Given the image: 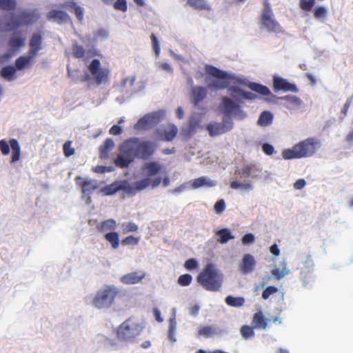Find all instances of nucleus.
<instances>
[{"label":"nucleus","instance_id":"nucleus-41","mask_svg":"<svg viewBox=\"0 0 353 353\" xmlns=\"http://www.w3.org/2000/svg\"><path fill=\"white\" fill-rule=\"evenodd\" d=\"M216 334V328L213 326H203L199 329L198 334L209 338Z\"/></svg>","mask_w":353,"mask_h":353},{"label":"nucleus","instance_id":"nucleus-42","mask_svg":"<svg viewBox=\"0 0 353 353\" xmlns=\"http://www.w3.org/2000/svg\"><path fill=\"white\" fill-rule=\"evenodd\" d=\"M16 0H0V9L4 10H13L16 8Z\"/></svg>","mask_w":353,"mask_h":353},{"label":"nucleus","instance_id":"nucleus-62","mask_svg":"<svg viewBox=\"0 0 353 353\" xmlns=\"http://www.w3.org/2000/svg\"><path fill=\"white\" fill-rule=\"evenodd\" d=\"M305 185V181L303 179H298L294 184L296 190H301Z\"/></svg>","mask_w":353,"mask_h":353},{"label":"nucleus","instance_id":"nucleus-23","mask_svg":"<svg viewBox=\"0 0 353 353\" xmlns=\"http://www.w3.org/2000/svg\"><path fill=\"white\" fill-rule=\"evenodd\" d=\"M270 321V319L265 318L263 312L259 311L254 314L252 323L254 328L265 330Z\"/></svg>","mask_w":353,"mask_h":353},{"label":"nucleus","instance_id":"nucleus-46","mask_svg":"<svg viewBox=\"0 0 353 353\" xmlns=\"http://www.w3.org/2000/svg\"><path fill=\"white\" fill-rule=\"evenodd\" d=\"M192 281V277L189 274H185L181 275L178 279V283L181 286H188Z\"/></svg>","mask_w":353,"mask_h":353},{"label":"nucleus","instance_id":"nucleus-13","mask_svg":"<svg viewBox=\"0 0 353 353\" xmlns=\"http://www.w3.org/2000/svg\"><path fill=\"white\" fill-rule=\"evenodd\" d=\"M273 88L275 92L282 90L284 92H298L299 91L295 84L291 83L286 79L277 75L273 77Z\"/></svg>","mask_w":353,"mask_h":353},{"label":"nucleus","instance_id":"nucleus-24","mask_svg":"<svg viewBox=\"0 0 353 353\" xmlns=\"http://www.w3.org/2000/svg\"><path fill=\"white\" fill-rule=\"evenodd\" d=\"M125 190V187L121 183V182L114 181L111 184L102 188L100 190V192L103 196H109L114 194L119 190Z\"/></svg>","mask_w":353,"mask_h":353},{"label":"nucleus","instance_id":"nucleus-51","mask_svg":"<svg viewBox=\"0 0 353 353\" xmlns=\"http://www.w3.org/2000/svg\"><path fill=\"white\" fill-rule=\"evenodd\" d=\"M278 291V289L276 287L274 286H268L266 288L263 293H262V298L265 300L268 299L272 294L276 293Z\"/></svg>","mask_w":353,"mask_h":353},{"label":"nucleus","instance_id":"nucleus-49","mask_svg":"<svg viewBox=\"0 0 353 353\" xmlns=\"http://www.w3.org/2000/svg\"><path fill=\"white\" fill-rule=\"evenodd\" d=\"M113 7L117 10L123 12H126L128 10L126 0H117L114 3Z\"/></svg>","mask_w":353,"mask_h":353},{"label":"nucleus","instance_id":"nucleus-27","mask_svg":"<svg viewBox=\"0 0 353 353\" xmlns=\"http://www.w3.org/2000/svg\"><path fill=\"white\" fill-rule=\"evenodd\" d=\"M34 57V56L30 54L29 52L27 56L19 57L15 61L16 68L21 70L30 66Z\"/></svg>","mask_w":353,"mask_h":353},{"label":"nucleus","instance_id":"nucleus-2","mask_svg":"<svg viewBox=\"0 0 353 353\" xmlns=\"http://www.w3.org/2000/svg\"><path fill=\"white\" fill-rule=\"evenodd\" d=\"M321 147V142L314 137H310L294 145L291 149L282 152L284 159H301L314 154Z\"/></svg>","mask_w":353,"mask_h":353},{"label":"nucleus","instance_id":"nucleus-18","mask_svg":"<svg viewBox=\"0 0 353 353\" xmlns=\"http://www.w3.org/2000/svg\"><path fill=\"white\" fill-rule=\"evenodd\" d=\"M145 276V272L136 271L124 274L121 277L120 281L123 284L132 285L139 283Z\"/></svg>","mask_w":353,"mask_h":353},{"label":"nucleus","instance_id":"nucleus-8","mask_svg":"<svg viewBox=\"0 0 353 353\" xmlns=\"http://www.w3.org/2000/svg\"><path fill=\"white\" fill-rule=\"evenodd\" d=\"M87 68L97 85H99L108 81L110 70L107 68H102L99 59H93Z\"/></svg>","mask_w":353,"mask_h":353},{"label":"nucleus","instance_id":"nucleus-56","mask_svg":"<svg viewBox=\"0 0 353 353\" xmlns=\"http://www.w3.org/2000/svg\"><path fill=\"white\" fill-rule=\"evenodd\" d=\"M197 261L194 259H188L184 265L187 270H194L197 268Z\"/></svg>","mask_w":353,"mask_h":353},{"label":"nucleus","instance_id":"nucleus-60","mask_svg":"<svg viewBox=\"0 0 353 353\" xmlns=\"http://www.w3.org/2000/svg\"><path fill=\"white\" fill-rule=\"evenodd\" d=\"M110 134L112 135H119L122 132L121 128L118 125H114L110 129Z\"/></svg>","mask_w":353,"mask_h":353},{"label":"nucleus","instance_id":"nucleus-39","mask_svg":"<svg viewBox=\"0 0 353 353\" xmlns=\"http://www.w3.org/2000/svg\"><path fill=\"white\" fill-rule=\"evenodd\" d=\"M105 239L108 241L114 249H117L119 245V234L116 232H107Z\"/></svg>","mask_w":353,"mask_h":353},{"label":"nucleus","instance_id":"nucleus-45","mask_svg":"<svg viewBox=\"0 0 353 353\" xmlns=\"http://www.w3.org/2000/svg\"><path fill=\"white\" fill-rule=\"evenodd\" d=\"M314 0H300L299 6L304 11H310L314 6Z\"/></svg>","mask_w":353,"mask_h":353},{"label":"nucleus","instance_id":"nucleus-52","mask_svg":"<svg viewBox=\"0 0 353 353\" xmlns=\"http://www.w3.org/2000/svg\"><path fill=\"white\" fill-rule=\"evenodd\" d=\"M225 209V203L223 199H220L217 201L214 205V210L216 214H221Z\"/></svg>","mask_w":353,"mask_h":353},{"label":"nucleus","instance_id":"nucleus-63","mask_svg":"<svg viewBox=\"0 0 353 353\" xmlns=\"http://www.w3.org/2000/svg\"><path fill=\"white\" fill-rule=\"evenodd\" d=\"M159 68L163 70H165L169 73H172L173 72V70L172 68V67L170 66V65L168 63H162L159 65Z\"/></svg>","mask_w":353,"mask_h":353},{"label":"nucleus","instance_id":"nucleus-64","mask_svg":"<svg viewBox=\"0 0 353 353\" xmlns=\"http://www.w3.org/2000/svg\"><path fill=\"white\" fill-rule=\"evenodd\" d=\"M270 252L274 256H279L280 250L276 243L272 245L270 248Z\"/></svg>","mask_w":353,"mask_h":353},{"label":"nucleus","instance_id":"nucleus-30","mask_svg":"<svg viewBox=\"0 0 353 353\" xmlns=\"http://www.w3.org/2000/svg\"><path fill=\"white\" fill-rule=\"evenodd\" d=\"M216 184L214 181L210 180L205 176H201L193 180L191 186L193 189H197L203 186L214 187Z\"/></svg>","mask_w":353,"mask_h":353},{"label":"nucleus","instance_id":"nucleus-31","mask_svg":"<svg viewBox=\"0 0 353 353\" xmlns=\"http://www.w3.org/2000/svg\"><path fill=\"white\" fill-rule=\"evenodd\" d=\"M216 235L219 237L218 241L221 244H225L230 240L234 239V236L228 228H223L216 231Z\"/></svg>","mask_w":353,"mask_h":353},{"label":"nucleus","instance_id":"nucleus-40","mask_svg":"<svg viewBox=\"0 0 353 353\" xmlns=\"http://www.w3.org/2000/svg\"><path fill=\"white\" fill-rule=\"evenodd\" d=\"M225 303L229 306L239 307L243 305L245 299L243 297H234L230 295L225 298Z\"/></svg>","mask_w":353,"mask_h":353},{"label":"nucleus","instance_id":"nucleus-4","mask_svg":"<svg viewBox=\"0 0 353 353\" xmlns=\"http://www.w3.org/2000/svg\"><path fill=\"white\" fill-rule=\"evenodd\" d=\"M205 72L208 74L214 77L216 80L208 85V88L212 90H223L229 86L233 77L227 72L221 70L215 66L207 65Z\"/></svg>","mask_w":353,"mask_h":353},{"label":"nucleus","instance_id":"nucleus-1","mask_svg":"<svg viewBox=\"0 0 353 353\" xmlns=\"http://www.w3.org/2000/svg\"><path fill=\"white\" fill-rule=\"evenodd\" d=\"M156 145L151 141H140L138 138L125 140L119 147V154L114 160L119 168H127L136 158L149 159L155 152Z\"/></svg>","mask_w":353,"mask_h":353},{"label":"nucleus","instance_id":"nucleus-32","mask_svg":"<svg viewBox=\"0 0 353 353\" xmlns=\"http://www.w3.org/2000/svg\"><path fill=\"white\" fill-rule=\"evenodd\" d=\"M230 90L234 97H242L246 99H254L256 97V95L252 92L244 91L238 87L230 88Z\"/></svg>","mask_w":353,"mask_h":353},{"label":"nucleus","instance_id":"nucleus-25","mask_svg":"<svg viewBox=\"0 0 353 353\" xmlns=\"http://www.w3.org/2000/svg\"><path fill=\"white\" fill-rule=\"evenodd\" d=\"M72 53L74 58L81 59L87 54V57H91L96 55V52L91 50L85 52L84 48L77 43H74L72 46Z\"/></svg>","mask_w":353,"mask_h":353},{"label":"nucleus","instance_id":"nucleus-61","mask_svg":"<svg viewBox=\"0 0 353 353\" xmlns=\"http://www.w3.org/2000/svg\"><path fill=\"white\" fill-rule=\"evenodd\" d=\"M284 99L296 105H299L301 103L300 99L296 96H286L284 97Z\"/></svg>","mask_w":353,"mask_h":353},{"label":"nucleus","instance_id":"nucleus-33","mask_svg":"<svg viewBox=\"0 0 353 353\" xmlns=\"http://www.w3.org/2000/svg\"><path fill=\"white\" fill-rule=\"evenodd\" d=\"M16 34L14 33L8 41L9 47L14 50L23 47L26 44V37H19Z\"/></svg>","mask_w":353,"mask_h":353},{"label":"nucleus","instance_id":"nucleus-17","mask_svg":"<svg viewBox=\"0 0 353 353\" xmlns=\"http://www.w3.org/2000/svg\"><path fill=\"white\" fill-rule=\"evenodd\" d=\"M255 265L256 261L254 256L250 254H245L243 257L239 268L243 274H247L254 271Z\"/></svg>","mask_w":353,"mask_h":353},{"label":"nucleus","instance_id":"nucleus-36","mask_svg":"<svg viewBox=\"0 0 353 353\" xmlns=\"http://www.w3.org/2000/svg\"><path fill=\"white\" fill-rule=\"evenodd\" d=\"M15 72L16 70L13 66L8 65L1 70L0 74L6 80L12 81L16 79Z\"/></svg>","mask_w":353,"mask_h":353},{"label":"nucleus","instance_id":"nucleus-58","mask_svg":"<svg viewBox=\"0 0 353 353\" xmlns=\"http://www.w3.org/2000/svg\"><path fill=\"white\" fill-rule=\"evenodd\" d=\"M112 170L111 167H107L104 165H98L94 168V171L97 173H105L111 172Z\"/></svg>","mask_w":353,"mask_h":353},{"label":"nucleus","instance_id":"nucleus-6","mask_svg":"<svg viewBox=\"0 0 353 353\" xmlns=\"http://www.w3.org/2000/svg\"><path fill=\"white\" fill-rule=\"evenodd\" d=\"M263 9L260 17V22L270 32L279 33L282 32V28L279 22L275 19L273 11L268 0H264L263 2Z\"/></svg>","mask_w":353,"mask_h":353},{"label":"nucleus","instance_id":"nucleus-48","mask_svg":"<svg viewBox=\"0 0 353 353\" xmlns=\"http://www.w3.org/2000/svg\"><path fill=\"white\" fill-rule=\"evenodd\" d=\"M139 242V237H134L133 236H128L121 241V244L123 245H135Z\"/></svg>","mask_w":353,"mask_h":353},{"label":"nucleus","instance_id":"nucleus-19","mask_svg":"<svg viewBox=\"0 0 353 353\" xmlns=\"http://www.w3.org/2000/svg\"><path fill=\"white\" fill-rule=\"evenodd\" d=\"M29 53L34 57L42 49V37L39 32L34 33L30 40Z\"/></svg>","mask_w":353,"mask_h":353},{"label":"nucleus","instance_id":"nucleus-43","mask_svg":"<svg viewBox=\"0 0 353 353\" xmlns=\"http://www.w3.org/2000/svg\"><path fill=\"white\" fill-rule=\"evenodd\" d=\"M253 326L245 325L241 327L240 332L243 339H248L254 335Z\"/></svg>","mask_w":353,"mask_h":353},{"label":"nucleus","instance_id":"nucleus-11","mask_svg":"<svg viewBox=\"0 0 353 353\" xmlns=\"http://www.w3.org/2000/svg\"><path fill=\"white\" fill-rule=\"evenodd\" d=\"M40 17L39 13L37 10L30 11H22L17 16L16 20H13L8 23V26L10 27V30L18 27L21 24H31L38 21Z\"/></svg>","mask_w":353,"mask_h":353},{"label":"nucleus","instance_id":"nucleus-38","mask_svg":"<svg viewBox=\"0 0 353 353\" xmlns=\"http://www.w3.org/2000/svg\"><path fill=\"white\" fill-rule=\"evenodd\" d=\"M273 115L269 111H263L259 116L257 123L261 126H267L272 123Z\"/></svg>","mask_w":353,"mask_h":353},{"label":"nucleus","instance_id":"nucleus-50","mask_svg":"<svg viewBox=\"0 0 353 353\" xmlns=\"http://www.w3.org/2000/svg\"><path fill=\"white\" fill-rule=\"evenodd\" d=\"M272 274L275 276V278L278 280L283 278L285 275L288 274V270L285 267H284L282 270H279L278 268L273 269L271 272Z\"/></svg>","mask_w":353,"mask_h":353},{"label":"nucleus","instance_id":"nucleus-35","mask_svg":"<svg viewBox=\"0 0 353 353\" xmlns=\"http://www.w3.org/2000/svg\"><path fill=\"white\" fill-rule=\"evenodd\" d=\"M248 88L252 91L263 96H268L271 93L270 89L267 86L254 82L250 83Z\"/></svg>","mask_w":353,"mask_h":353},{"label":"nucleus","instance_id":"nucleus-20","mask_svg":"<svg viewBox=\"0 0 353 353\" xmlns=\"http://www.w3.org/2000/svg\"><path fill=\"white\" fill-rule=\"evenodd\" d=\"M161 168V165L157 161L147 162L142 166V170L149 178L157 174Z\"/></svg>","mask_w":353,"mask_h":353},{"label":"nucleus","instance_id":"nucleus-12","mask_svg":"<svg viewBox=\"0 0 353 353\" xmlns=\"http://www.w3.org/2000/svg\"><path fill=\"white\" fill-rule=\"evenodd\" d=\"M164 111H158L152 114L145 115L143 117L139 119L134 125L136 130H143L148 128V126L155 122H158L159 119L164 116Z\"/></svg>","mask_w":353,"mask_h":353},{"label":"nucleus","instance_id":"nucleus-28","mask_svg":"<svg viewBox=\"0 0 353 353\" xmlns=\"http://www.w3.org/2000/svg\"><path fill=\"white\" fill-rule=\"evenodd\" d=\"M114 143L112 139H106L103 143L99 147V156L101 159L108 157L109 152L114 148Z\"/></svg>","mask_w":353,"mask_h":353},{"label":"nucleus","instance_id":"nucleus-55","mask_svg":"<svg viewBox=\"0 0 353 353\" xmlns=\"http://www.w3.org/2000/svg\"><path fill=\"white\" fill-rule=\"evenodd\" d=\"M150 38H151V41H152V45L153 50H154L156 55L159 56V54L160 53V47H159L158 39L154 34H151Z\"/></svg>","mask_w":353,"mask_h":353},{"label":"nucleus","instance_id":"nucleus-5","mask_svg":"<svg viewBox=\"0 0 353 353\" xmlns=\"http://www.w3.org/2000/svg\"><path fill=\"white\" fill-rule=\"evenodd\" d=\"M118 294L119 290L114 286H106L97 292L92 303L99 309L109 307L114 303Z\"/></svg>","mask_w":353,"mask_h":353},{"label":"nucleus","instance_id":"nucleus-29","mask_svg":"<svg viewBox=\"0 0 353 353\" xmlns=\"http://www.w3.org/2000/svg\"><path fill=\"white\" fill-rule=\"evenodd\" d=\"M96 228L100 232L114 231L117 228V223L114 219H109L97 224Z\"/></svg>","mask_w":353,"mask_h":353},{"label":"nucleus","instance_id":"nucleus-10","mask_svg":"<svg viewBox=\"0 0 353 353\" xmlns=\"http://www.w3.org/2000/svg\"><path fill=\"white\" fill-rule=\"evenodd\" d=\"M234 127L233 121L231 119H223L222 122H212L206 125L209 135L212 137L225 134L230 131Z\"/></svg>","mask_w":353,"mask_h":353},{"label":"nucleus","instance_id":"nucleus-34","mask_svg":"<svg viewBox=\"0 0 353 353\" xmlns=\"http://www.w3.org/2000/svg\"><path fill=\"white\" fill-rule=\"evenodd\" d=\"M259 171L256 165L248 164L243 166L239 172V174L244 178H248L250 176H254V174Z\"/></svg>","mask_w":353,"mask_h":353},{"label":"nucleus","instance_id":"nucleus-22","mask_svg":"<svg viewBox=\"0 0 353 353\" xmlns=\"http://www.w3.org/2000/svg\"><path fill=\"white\" fill-rule=\"evenodd\" d=\"M207 96L206 89L201 86H196L191 91V101L195 105H198Z\"/></svg>","mask_w":353,"mask_h":353},{"label":"nucleus","instance_id":"nucleus-37","mask_svg":"<svg viewBox=\"0 0 353 353\" xmlns=\"http://www.w3.org/2000/svg\"><path fill=\"white\" fill-rule=\"evenodd\" d=\"M177 134V128L174 125L168 127L161 133V139L166 141H172Z\"/></svg>","mask_w":353,"mask_h":353},{"label":"nucleus","instance_id":"nucleus-14","mask_svg":"<svg viewBox=\"0 0 353 353\" xmlns=\"http://www.w3.org/2000/svg\"><path fill=\"white\" fill-rule=\"evenodd\" d=\"M221 101V105L225 115H236L238 113H242L243 114L242 118L244 117V113L241 110L240 105L233 101L230 98L228 97H223Z\"/></svg>","mask_w":353,"mask_h":353},{"label":"nucleus","instance_id":"nucleus-53","mask_svg":"<svg viewBox=\"0 0 353 353\" xmlns=\"http://www.w3.org/2000/svg\"><path fill=\"white\" fill-rule=\"evenodd\" d=\"M327 14L326 9L323 6H318L314 10V17L316 19L324 17Z\"/></svg>","mask_w":353,"mask_h":353},{"label":"nucleus","instance_id":"nucleus-7","mask_svg":"<svg viewBox=\"0 0 353 353\" xmlns=\"http://www.w3.org/2000/svg\"><path fill=\"white\" fill-rule=\"evenodd\" d=\"M141 331L140 325L131 319L125 321L117 330V337L120 341H130L138 336Z\"/></svg>","mask_w":353,"mask_h":353},{"label":"nucleus","instance_id":"nucleus-16","mask_svg":"<svg viewBox=\"0 0 353 353\" xmlns=\"http://www.w3.org/2000/svg\"><path fill=\"white\" fill-rule=\"evenodd\" d=\"M161 183V176H157L153 179L147 177L142 180L135 182L134 184V188L137 191H141L150 186L152 188H155L160 185Z\"/></svg>","mask_w":353,"mask_h":353},{"label":"nucleus","instance_id":"nucleus-57","mask_svg":"<svg viewBox=\"0 0 353 353\" xmlns=\"http://www.w3.org/2000/svg\"><path fill=\"white\" fill-rule=\"evenodd\" d=\"M74 12L77 19L79 21H82L83 19V9L78 6L77 7H75Z\"/></svg>","mask_w":353,"mask_h":353},{"label":"nucleus","instance_id":"nucleus-59","mask_svg":"<svg viewBox=\"0 0 353 353\" xmlns=\"http://www.w3.org/2000/svg\"><path fill=\"white\" fill-rule=\"evenodd\" d=\"M263 151L268 155H271L274 152V147L269 143H264L262 146Z\"/></svg>","mask_w":353,"mask_h":353},{"label":"nucleus","instance_id":"nucleus-15","mask_svg":"<svg viewBox=\"0 0 353 353\" xmlns=\"http://www.w3.org/2000/svg\"><path fill=\"white\" fill-rule=\"evenodd\" d=\"M76 181L80 185L82 194L88 196V200H90V194L98 188L97 181L94 180H83L80 176L76 178Z\"/></svg>","mask_w":353,"mask_h":353},{"label":"nucleus","instance_id":"nucleus-9","mask_svg":"<svg viewBox=\"0 0 353 353\" xmlns=\"http://www.w3.org/2000/svg\"><path fill=\"white\" fill-rule=\"evenodd\" d=\"M10 148L12 149L10 163L18 161L21 157V147L18 141L15 139H10L9 142L6 139L0 141V150L3 155L9 154Z\"/></svg>","mask_w":353,"mask_h":353},{"label":"nucleus","instance_id":"nucleus-47","mask_svg":"<svg viewBox=\"0 0 353 353\" xmlns=\"http://www.w3.org/2000/svg\"><path fill=\"white\" fill-rule=\"evenodd\" d=\"M72 141H67L63 146V154L66 157H70L74 154V149L72 148Z\"/></svg>","mask_w":353,"mask_h":353},{"label":"nucleus","instance_id":"nucleus-21","mask_svg":"<svg viewBox=\"0 0 353 353\" xmlns=\"http://www.w3.org/2000/svg\"><path fill=\"white\" fill-rule=\"evenodd\" d=\"M68 18V14L62 10H52L47 14L48 20L54 21L60 24L66 22Z\"/></svg>","mask_w":353,"mask_h":353},{"label":"nucleus","instance_id":"nucleus-26","mask_svg":"<svg viewBox=\"0 0 353 353\" xmlns=\"http://www.w3.org/2000/svg\"><path fill=\"white\" fill-rule=\"evenodd\" d=\"M187 5L195 10L210 11L211 5L207 0H187Z\"/></svg>","mask_w":353,"mask_h":353},{"label":"nucleus","instance_id":"nucleus-54","mask_svg":"<svg viewBox=\"0 0 353 353\" xmlns=\"http://www.w3.org/2000/svg\"><path fill=\"white\" fill-rule=\"evenodd\" d=\"M254 241L255 237L252 233H247L241 239V241L243 245L252 244Z\"/></svg>","mask_w":353,"mask_h":353},{"label":"nucleus","instance_id":"nucleus-3","mask_svg":"<svg viewBox=\"0 0 353 353\" xmlns=\"http://www.w3.org/2000/svg\"><path fill=\"white\" fill-rule=\"evenodd\" d=\"M197 282L206 290L217 291L222 285V276L212 263H208L199 274Z\"/></svg>","mask_w":353,"mask_h":353},{"label":"nucleus","instance_id":"nucleus-44","mask_svg":"<svg viewBox=\"0 0 353 353\" xmlns=\"http://www.w3.org/2000/svg\"><path fill=\"white\" fill-rule=\"evenodd\" d=\"M121 227L123 233L137 232L138 230L137 225L133 222L123 223Z\"/></svg>","mask_w":353,"mask_h":353}]
</instances>
